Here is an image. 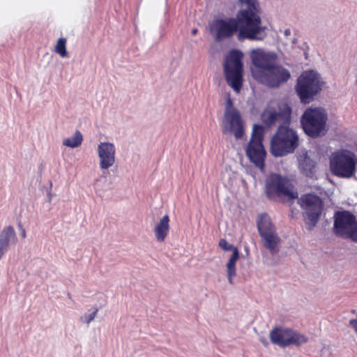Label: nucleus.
<instances>
[{"label": "nucleus", "instance_id": "obj_1", "mask_svg": "<svg viewBox=\"0 0 357 357\" xmlns=\"http://www.w3.org/2000/svg\"><path fill=\"white\" fill-rule=\"evenodd\" d=\"M242 9L237 18H217L209 24V31L218 42L231 37L238 30V39L262 40L266 36V27L261 25L258 15L257 0H239Z\"/></svg>", "mask_w": 357, "mask_h": 357}, {"label": "nucleus", "instance_id": "obj_2", "mask_svg": "<svg viewBox=\"0 0 357 357\" xmlns=\"http://www.w3.org/2000/svg\"><path fill=\"white\" fill-rule=\"evenodd\" d=\"M250 58L252 63V77L259 83L270 88H278L285 83L291 77L290 72L276 63L278 55L271 51L263 49L252 50Z\"/></svg>", "mask_w": 357, "mask_h": 357}, {"label": "nucleus", "instance_id": "obj_3", "mask_svg": "<svg viewBox=\"0 0 357 357\" xmlns=\"http://www.w3.org/2000/svg\"><path fill=\"white\" fill-rule=\"evenodd\" d=\"M324 84L317 72L305 70L297 79L296 91L302 102L309 103L322 90Z\"/></svg>", "mask_w": 357, "mask_h": 357}, {"label": "nucleus", "instance_id": "obj_4", "mask_svg": "<svg viewBox=\"0 0 357 357\" xmlns=\"http://www.w3.org/2000/svg\"><path fill=\"white\" fill-rule=\"evenodd\" d=\"M243 53L233 50L225 57L223 70L227 84L236 93L243 86Z\"/></svg>", "mask_w": 357, "mask_h": 357}, {"label": "nucleus", "instance_id": "obj_5", "mask_svg": "<svg viewBox=\"0 0 357 357\" xmlns=\"http://www.w3.org/2000/svg\"><path fill=\"white\" fill-rule=\"evenodd\" d=\"M328 114L321 107H309L301 116V124L304 132L311 137H318L327 131Z\"/></svg>", "mask_w": 357, "mask_h": 357}, {"label": "nucleus", "instance_id": "obj_6", "mask_svg": "<svg viewBox=\"0 0 357 357\" xmlns=\"http://www.w3.org/2000/svg\"><path fill=\"white\" fill-rule=\"evenodd\" d=\"M298 146V137L289 126H280L271 142V152L276 157L293 153Z\"/></svg>", "mask_w": 357, "mask_h": 357}, {"label": "nucleus", "instance_id": "obj_7", "mask_svg": "<svg viewBox=\"0 0 357 357\" xmlns=\"http://www.w3.org/2000/svg\"><path fill=\"white\" fill-rule=\"evenodd\" d=\"M356 163L355 154L347 150L335 151L330 157V168L332 173L342 178L351 177L355 172Z\"/></svg>", "mask_w": 357, "mask_h": 357}, {"label": "nucleus", "instance_id": "obj_8", "mask_svg": "<svg viewBox=\"0 0 357 357\" xmlns=\"http://www.w3.org/2000/svg\"><path fill=\"white\" fill-rule=\"evenodd\" d=\"M266 195L268 198L284 197L289 199L298 197V193L294 190L291 181L278 174H271L266 179Z\"/></svg>", "mask_w": 357, "mask_h": 357}, {"label": "nucleus", "instance_id": "obj_9", "mask_svg": "<svg viewBox=\"0 0 357 357\" xmlns=\"http://www.w3.org/2000/svg\"><path fill=\"white\" fill-rule=\"evenodd\" d=\"M334 234L342 238L357 242V220L349 211H337L334 215Z\"/></svg>", "mask_w": 357, "mask_h": 357}, {"label": "nucleus", "instance_id": "obj_10", "mask_svg": "<svg viewBox=\"0 0 357 357\" xmlns=\"http://www.w3.org/2000/svg\"><path fill=\"white\" fill-rule=\"evenodd\" d=\"M262 140L263 128L261 126L255 124L251 138L245 149V153L250 162L261 169L264 167L266 157V151L262 144Z\"/></svg>", "mask_w": 357, "mask_h": 357}, {"label": "nucleus", "instance_id": "obj_11", "mask_svg": "<svg viewBox=\"0 0 357 357\" xmlns=\"http://www.w3.org/2000/svg\"><path fill=\"white\" fill-rule=\"evenodd\" d=\"M299 203L307 217L306 227L308 230H312L319 221L322 202L317 195L307 194L300 198Z\"/></svg>", "mask_w": 357, "mask_h": 357}, {"label": "nucleus", "instance_id": "obj_12", "mask_svg": "<svg viewBox=\"0 0 357 357\" xmlns=\"http://www.w3.org/2000/svg\"><path fill=\"white\" fill-rule=\"evenodd\" d=\"M291 109L286 103L278 105V110L273 109H266L261 114V119L266 126H287L291 121Z\"/></svg>", "mask_w": 357, "mask_h": 357}, {"label": "nucleus", "instance_id": "obj_13", "mask_svg": "<svg viewBox=\"0 0 357 357\" xmlns=\"http://www.w3.org/2000/svg\"><path fill=\"white\" fill-rule=\"evenodd\" d=\"M222 131L224 134H233L236 139L243 138L245 134L244 122L239 112L224 114Z\"/></svg>", "mask_w": 357, "mask_h": 357}, {"label": "nucleus", "instance_id": "obj_14", "mask_svg": "<svg viewBox=\"0 0 357 357\" xmlns=\"http://www.w3.org/2000/svg\"><path fill=\"white\" fill-rule=\"evenodd\" d=\"M100 160L99 165L102 170L108 169L115 163L116 149L114 144L100 142L97 149Z\"/></svg>", "mask_w": 357, "mask_h": 357}, {"label": "nucleus", "instance_id": "obj_15", "mask_svg": "<svg viewBox=\"0 0 357 357\" xmlns=\"http://www.w3.org/2000/svg\"><path fill=\"white\" fill-rule=\"evenodd\" d=\"M17 242V236L13 227H5L0 232V259L8 252L10 247Z\"/></svg>", "mask_w": 357, "mask_h": 357}, {"label": "nucleus", "instance_id": "obj_16", "mask_svg": "<svg viewBox=\"0 0 357 357\" xmlns=\"http://www.w3.org/2000/svg\"><path fill=\"white\" fill-rule=\"evenodd\" d=\"M290 329L275 328L270 332V339L272 343L282 347L289 346Z\"/></svg>", "mask_w": 357, "mask_h": 357}, {"label": "nucleus", "instance_id": "obj_17", "mask_svg": "<svg viewBox=\"0 0 357 357\" xmlns=\"http://www.w3.org/2000/svg\"><path fill=\"white\" fill-rule=\"evenodd\" d=\"M169 218L167 215H164L155 226L153 231L157 241L163 242L169 234Z\"/></svg>", "mask_w": 357, "mask_h": 357}, {"label": "nucleus", "instance_id": "obj_18", "mask_svg": "<svg viewBox=\"0 0 357 357\" xmlns=\"http://www.w3.org/2000/svg\"><path fill=\"white\" fill-rule=\"evenodd\" d=\"M257 229L259 235L276 232V229L271 222V218L267 214H261L259 216L257 221Z\"/></svg>", "mask_w": 357, "mask_h": 357}, {"label": "nucleus", "instance_id": "obj_19", "mask_svg": "<svg viewBox=\"0 0 357 357\" xmlns=\"http://www.w3.org/2000/svg\"><path fill=\"white\" fill-rule=\"evenodd\" d=\"M260 236L264 245L269 250L272 254H275L278 251V245L280 243V238L277 231L261 235Z\"/></svg>", "mask_w": 357, "mask_h": 357}, {"label": "nucleus", "instance_id": "obj_20", "mask_svg": "<svg viewBox=\"0 0 357 357\" xmlns=\"http://www.w3.org/2000/svg\"><path fill=\"white\" fill-rule=\"evenodd\" d=\"M298 162L302 172L307 176H311L315 167V162L305 153L298 157Z\"/></svg>", "mask_w": 357, "mask_h": 357}, {"label": "nucleus", "instance_id": "obj_21", "mask_svg": "<svg viewBox=\"0 0 357 357\" xmlns=\"http://www.w3.org/2000/svg\"><path fill=\"white\" fill-rule=\"evenodd\" d=\"M239 258L238 250H235L234 254L231 256L227 264V271L228 281L230 284H233V278L236 275V262Z\"/></svg>", "mask_w": 357, "mask_h": 357}, {"label": "nucleus", "instance_id": "obj_22", "mask_svg": "<svg viewBox=\"0 0 357 357\" xmlns=\"http://www.w3.org/2000/svg\"><path fill=\"white\" fill-rule=\"evenodd\" d=\"M83 141L82 133L77 130L72 137L66 138L63 140V145L70 148H77L79 146Z\"/></svg>", "mask_w": 357, "mask_h": 357}, {"label": "nucleus", "instance_id": "obj_23", "mask_svg": "<svg viewBox=\"0 0 357 357\" xmlns=\"http://www.w3.org/2000/svg\"><path fill=\"white\" fill-rule=\"evenodd\" d=\"M307 339L304 335L301 334L299 333H297V332L294 331L290 329L289 338V342L287 343V344H289V346L291 344L300 346V345L307 342Z\"/></svg>", "mask_w": 357, "mask_h": 357}, {"label": "nucleus", "instance_id": "obj_24", "mask_svg": "<svg viewBox=\"0 0 357 357\" xmlns=\"http://www.w3.org/2000/svg\"><path fill=\"white\" fill-rule=\"evenodd\" d=\"M66 39L65 38H60L58 39L54 48V52L59 54L62 58H68L69 56L66 50Z\"/></svg>", "mask_w": 357, "mask_h": 357}, {"label": "nucleus", "instance_id": "obj_25", "mask_svg": "<svg viewBox=\"0 0 357 357\" xmlns=\"http://www.w3.org/2000/svg\"><path fill=\"white\" fill-rule=\"evenodd\" d=\"M220 248L224 251H232V255L235 250H238L237 248L234 247L231 244L229 243L225 239L222 238L219 241Z\"/></svg>", "mask_w": 357, "mask_h": 357}, {"label": "nucleus", "instance_id": "obj_26", "mask_svg": "<svg viewBox=\"0 0 357 357\" xmlns=\"http://www.w3.org/2000/svg\"><path fill=\"white\" fill-rule=\"evenodd\" d=\"M282 43L283 46L284 47V49L286 50H288L294 47V45L296 43V39L295 38H284L282 40Z\"/></svg>", "mask_w": 357, "mask_h": 357}, {"label": "nucleus", "instance_id": "obj_27", "mask_svg": "<svg viewBox=\"0 0 357 357\" xmlns=\"http://www.w3.org/2000/svg\"><path fill=\"white\" fill-rule=\"evenodd\" d=\"M238 110L233 107V103L230 98L227 100L224 114L236 112Z\"/></svg>", "mask_w": 357, "mask_h": 357}, {"label": "nucleus", "instance_id": "obj_28", "mask_svg": "<svg viewBox=\"0 0 357 357\" xmlns=\"http://www.w3.org/2000/svg\"><path fill=\"white\" fill-rule=\"evenodd\" d=\"M98 312V309H95L94 311H93L91 314H86L83 319H84V322L89 324L91 321H92L94 318L96 317V314Z\"/></svg>", "mask_w": 357, "mask_h": 357}, {"label": "nucleus", "instance_id": "obj_29", "mask_svg": "<svg viewBox=\"0 0 357 357\" xmlns=\"http://www.w3.org/2000/svg\"><path fill=\"white\" fill-rule=\"evenodd\" d=\"M349 324L355 329V331L357 332V319H351L349 321Z\"/></svg>", "mask_w": 357, "mask_h": 357}, {"label": "nucleus", "instance_id": "obj_30", "mask_svg": "<svg viewBox=\"0 0 357 357\" xmlns=\"http://www.w3.org/2000/svg\"><path fill=\"white\" fill-rule=\"evenodd\" d=\"M283 34L284 38H289L291 35V30L289 29H286L283 31Z\"/></svg>", "mask_w": 357, "mask_h": 357}, {"label": "nucleus", "instance_id": "obj_31", "mask_svg": "<svg viewBox=\"0 0 357 357\" xmlns=\"http://www.w3.org/2000/svg\"><path fill=\"white\" fill-rule=\"evenodd\" d=\"M260 341L262 342V344L265 346H267L268 344V342L267 341V340L264 337H260Z\"/></svg>", "mask_w": 357, "mask_h": 357}, {"label": "nucleus", "instance_id": "obj_32", "mask_svg": "<svg viewBox=\"0 0 357 357\" xmlns=\"http://www.w3.org/2000/svg\"><path fill=\"white\" fill-rule=\"evenodd\" d=\"M21 235L23 238H25L26 237V231L24 228H22V230H21Z\"/></svg>", "mask_w": 357, "mask_h": 357}, {"label": "nucleus", "instance_id": "obj_33", "mask_svg": "<svg viewBox=\"0 0 357 357\" xmlns=\"http://www.w3.org/2000/svg\"><path fill=\"white\" fill-rule=\"evenodd\" d=\"M197 31H198V30L197 29H194L192 30V35H196Z\"/></svg>", "mask_w": 357, "mask_h": 357}, {"label": "nucleus", "instance_id": "obj_34", "mask_svg": "<svg viewBox=\"0 0 357 357\" xmlns=\"http://www.w3.org/2000/svg\"><path fill=\"white\" fill-rule=\"evenodd\" d=\"M100 180H101V178H97V179L96 180L95 184H96V185H97V184H98V183Z\"/></svg>", "mask_w": 357, "mask_h": 357}, {"label": "nucleus", "instance_id": "obj_35", "mask_svg": "<svg viewBox=\"0 0 357 357\" xmlns=\"http://www.w3.org/2000/svg\"><path fill=\"white\" fill-rule=\"evenodd\" d=\"M18 226H19L20 229L22 230V228H23V227L20 222H19Z\"/></svg>", "mask_w": 357, "mask_h": 357}, {"label": "nucleus", "instance_id": "obj_36", "mask_svg": "<svg viewBox=\"0 0 357 357\" xmlns=\"http://www.w3.org/2000/svg\"><path fill=\"white\" fill-rule=\"evenodd\" d=\"M95 189H96V192H97V193H98V191L100 190L98 188V186H96V187H95Z\"/></svg>", "mask_w": 357, "mask_h": 357}, {"label": "nucleus", "instance_id": "obj_37", "mask_svg": "<svg viewBox=\"0 0 357 357\" xmlns=\"http://www.w3.org/2000/svg\"><path fill=\"white\" fill-rule=\"evenodd\" d=\"M351 312H352V313H355V310H353L351 311Z\"/></svg>", "mask_w": 357, "mask_h": 357}]
</instances>
